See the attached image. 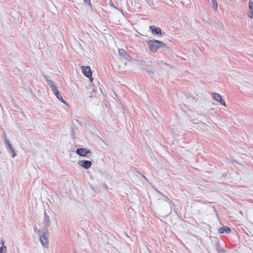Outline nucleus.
I'll return each mask as SVG.
<instances>
[{"label":"nucleus","mask_w":253,"mask_h":253,"mask_svg":"<svg viewBox=\"0 0 253 253\" xmlns=\"http://www.w3.org/2000/svg\"><path fill=\"white\" fill-rule=\"evenodd\" d=\"M169 200V199L167 197H165V201H168Z\"/></svg>","instance_id":"25"},{"label":"nucleus","mask_w":253,"mask_h":253,"mask_svg":"<svg viewBox=\"0 0 253 253\" xmlns=\"http://www.w3.org/2000/svg\"><path fill=\"white\" fill-rule=\"evenodd\" d=\"M52 91L59 100H60L61 102L63 103L64 104H67L66 102L62 98V96L61 95L59 92L58 91V90L57 88V87L56 88H55L54 89H52Z\"/></svg>","instance_id":"8"},{"label":"nucleus","mask_w":253,"mask_h":253,"mask_svg":"<svg viewBox=\"0 0 253 253\" xmlns=\"http://www.w3.org/2000/svg\"><path fill=\"white\" fill-rule=\"evenodd\" d=\"M43 223L45 225L44 229L46 228L47 229V228L50 224V220L49 219V217L48 215H47L45 211L44 212Z\"/></svg>","instance_id":"9"},{"label":"nucleus","mask_w":253,"mask_h":253,"mask_svg":"<svg viewBox=\"0 0 253 253\" xmlns=\"http://www.w3.org/2000/svg\"><path fill=\"white\" fill-rule=\"evenodd\" d=\"M88 78L89 79V80H90V81H93V78H92V76H91V78Z\"/></svg>","instance_id":"26"},{"label":"nucleus","mask_w":253,"mask_h":253,"mask_svg":"<svg viewBox=\"0 0 253 253\" xmlns=\"http://www.w3.org/2000/svg\"><path fill=\"white\" fill-rule=\"evenodd\" d=\"M83 74L87 78H91L92 71L89 66L82 67Z\"/></svg>","instance_id":"5"},{"label":"nucleus","mask_w":253,"mask_h":253,"mask_svg":"<svg viewBox=\"0 0 253 253\" xmlns=\"http://www.w3.org/2000/svg\"><path fill=\"white\" fill-rule=\"evenodd\" d=\"M218 231L220 234L224 233V232L226 233H229L231 231V229L226 226L219 227Z\"/></svg>","instance_id":"10"},{"label":"nucleus","mask_w":253,"mask_h":253,"mask_svg":"<svg viewBox=\"0 0 253 253\" xmlns=\"http://www.w3.org/2000/svg\"><path fill=\"white\" fill-rule=\"evenodd\" d=\"M6 246L0 247V253H5L6 252Z\"/></svg>","instance_id":"18"},{"label":"nucleus","mask_w":253,"mask_h":253,"mask_svg":"<svg viewBox=\"0 0 253 253\" xmlns=\"http://www.w3.org/2000/svg\"><path fill=\"white\" fill-rule=\"evenodd\" d=\"M78 164L84 169H87L91 167L92 162L88 160H80L78 162Z\"/></svg>","instance_id":"4"},{"label":"nucleus","mask_w":253,"mask_h":253,"mask_svg":"<svg viewBox=\"0 0 253 253\" xmlns=\"http://www.w3.org/2000/svg\"><path fill=\"white\" fill-rule=\"evenodd\" d=\"M84 2H86L88 4L89 6H91V2L90 0H84Z\"/></svg>","instance_id":"22"},{"label":"nucleus","mask_w":253,"mask_h":253,"mask_svg":"<svg viewBox=\"0 0 253 253\" xmlns=\"http://www.w3.org/2000/svg\"><path fill=\"white\" fill-rule=\"evenodd\" d=\"M216 250L218 253H224L225 250L219 244L216 245Z\"/></svg>","instance_id":"13"},{"label":"nucleus","mask_w":253,"mask_h":253,"mask_svg":"<svg viewBox=\"0 0 253 253\" xmlns=\"http://www.w3.org/2000/svg\"><path fill=\"white\" fill-rule=\"evenodd\" d=\"M34 231L35 232L38 233L39 236L42 234V231H41L40 230L37 229L36 226L34 227Z\"/></svg>","instance_id":"17"},{"label":"nucleus","mask_w":253,"mask_h":253,"mask_svg":"<svg viewBox=\"0 0 253 253\" xmlns=\"http://www.w3.org/2000/svg\"><path fill=\"white\" fill-rule=\"evenodd\" d=\"M248 16L250 18H253V10H250V11L248 14Z\"/></svg>","instance_id":"21"},{"label":"nucleus","mask_w":253,"mask_h":253,"mask_svg":"<svg viewBox=\"0 0 253 253\" xmlns=\"http://www.w3.org/2000/svg\"><path fill=\"white\" fill-rule=\"evenodd\" d=\"M119 53L120 55L124 56L127 54L126 52L123 49H120L119 50Z\"/></svg>","instance_id":"16"},{"label":"nucleus","mask_w":253,"mask_h":253,"mask_svg":"<svg viewBox=\"0 0 253 253\" xmlns=\"http://www.w3.org/2000/svg\"><path fill=\"white\" fill-rule=\"evenodd\" d=\"M149 29L151 30V32L153 35H162L161 33V29L159 27L152 25L149 26Z\"/></svg>","instance_id":"7"},{"label":"nucleus","mask_w":253,"mask_h":253,"mask_svg":"<svg viewBox=\"0 0 253 253\" xmlns=\"http://www.w3.org/2000/svg\"><path fill=\"white\" fill-rule=\"evenodd\" d=\"M7 151L11 155L12 158H14L16 156V153L12 147L11 149L7 150Z\"/></svg>","instance_id":"14"},{"label":"nucleus","mask_w":253,"mask_h":253,"mask_svg":"<svg viewBox=\"0 0 253 253\" xmlns=\"http://www.w3.org/2000/svg\"><path fill=\"white\" fill-rule=\"evenodd\" d=\"M77 154L82 157H87L91 155L92 153L90 149L80 148L76 149Z\"/></svg>","instance_id":"3"},{"label":"nucleus","mask_w":253,"mask_h":253,"mask_svg":"<svg viewBox=\"0 0 253 253\" xmlns=\"http://www.w3.org/2000/svg\"><path fill=\"white\" fill-rule=\"evenodd\" d=\"M111 6H112L113 7H114L115 8H116V6H115L113 4H111Z\"/></svg>","instance_id":"27"},{"label":"nucleus","mask_w":253,"mask_h":253,"mask_svg":"<svg viewBox=\"0 0 253 253\" xmlns=\"http://www.w3.org/2000/svg\"><path fill=\"white\" fill-rule=\"evenodd\" d=\"M47 233L48 230L46 228L43 229L42 231V234L39 235L40 242L45 248H47L48 246Z\"/></svg>","instance_id":"2"},{"label":"nucleus","mask_w":253,"mask_h":253,"mask_svg":"<svg viewBox=\"0 0 253 253\" xmlns=\"http://www.w3.org/2000/svg\"><path fill=\"white\" fill-rule=\"evenodd\" d=\"M212 96L213 98L217 102H218L219 103H220V104L223 106H226V103L224 100H223L222 96L220 94L217 93H212Z\"/></svg>","instance_id":"6"},{"label":"nucleus","mask_w":253,"mask_h":253,"mask_svg":"<svg viewBox=\"0 0 253 253\" xmlns=\"http://www.w3.org/2000/svg\"><path fill=\"white\" fill-rule=\"evenodd\" d=\"M44 78L45 79V80L46 81L47 84L50 87L51 90L54 89L57 86L55 84H54L53 82L50 80L47 79V77L46 76H44Z\"/></svg>","instance_id":"11"},{"label":"nucleus","mask_w":253,"mask_h":253,"mask_svg":"<svg viewBox=\"0 0 253 253\" xmlns=\"http://www.w3.org/2000/svg\"><path fill=\"white\" fill-rule=\"evenodd\" d=\"M91 188L92 189V190L94 191L95 192H98L97 188H94L93 186H91Z\"/></svg>","instance_id":"23"},{"label":"nucleus","mask_w":253,"mask_h":253,"mask_svg":"<svg viewBox=\"0 0 253 253\" xmlns=\"http://www.w3.org/2000/svg\"><path fill=\"white\" fill-rule=\"evenodd\" d=\"M3 139H4L5 146V147H6L7 150H8L9 149H11L12 147V146L11 144H10V141L7 139H6V136L5 134L4 135Z\"/></svg>","instance_id":"12"},{"label":"nucleus","mask_w":253,"mask_h":253,"mask_svg":"<svg viewBox=\"0 0 253 253\" xmlns=\"http://www.w3.org/2000/svg\"><path fill=\"white\" fill-rule=\"evenodd\" d=\"M147 43L149 46V50L152 53L155 52L159 48H169L165 43L158 40L148 41Z\"/></svg>","instance_id":"1"},{"label":"nucleus","mask_w":253,"mask_h":253,"mask_svg":"<svg viewBox=\"0 0 253 253\" xmlns=\"http://www.w3.org/2000/svg\"><path fill=\"white\" fill-rule=\"evenodd\" d=\"M158 63L159 64V65H167V66H169V64L166 63V62H165L163 60H159L158 61Z\"/></svg>","instance_id":"19"},{"label":"nucleus","mask_w":253,"mask_h":253,"mask_svg":"<svg viewBox=\"0 0 253 253\" xmlns=\"http://www.w3.org/2000/svg\"><path fill=\"white\" fill-rule=\"evenodd\" d=\"M249 5L250 9L253 10V1L252 0H249Z\"/></svg>","instance_id":"20"},{"label":"nucleus","mask_w":253,"mask_h":253,"mask_svg":"<svg viewBox=\"0 0 253 253\" xmlns=\"http://www.w3.org/2000/svg\"><path fill=\"white\" fill-rule=\"evenodd\" d=\"M0 243H1V244L2 245V246H1V247L5 246H4V241H3V240H1V241H0Z\"/></svg>","instance_id":"24"},{"label":"nucleus","mask_w":253,"mask_h":253,"mask_svg":"<svg viewBox=\"0 0 253 253\" xmlns=\"http://www.w3.org/2000/svg\"><path fill=\"white\" fill-rule=\"evenodd\" d=\"M211 0V3H212V5H213V7L214 9L216 10L217 9V3L216 0Z\"/></svg>","instance_id":"15"}]
</instances>
